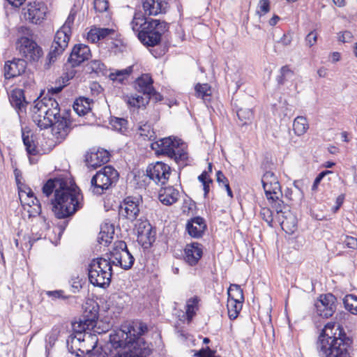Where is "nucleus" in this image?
I'll return each instance as SVG.
<instances>
[{
  "label": "nucleus",
  "mask_w": 357,
  "mask_h": 357,
  "mask_svg": "<svg viewBox=\"0 0 357 357\" xmlns=\"http://www.w3.org/2000/svg\"><path fill=\"white\" fill-rule=\"evenodd\" d=\"M179 191L172 186H169L161 190L159 194L160 201L165 205L170 206L179 199Z\"/></svg>",
  "instance_id": "nucleus-26"
},
{
  "label": "nucleus",
  "mask_w": 357,
  "mask_h": 357,
  "mask_svg": "<svg viewBox=\"0 0 357 357\" xmlns=\"http://www.w3.org/2000/svg\"><path fill=\"white\" fill-rule=\"evenodd\" d=\"M175 144H178V140L169 137L152 142L151 147L157 155H166L170 158L171 155L174 154V147Z\"/></svg>",
  "instance_id": "nucleus-18"
},
{
  "label": "nucleus",
  "mask_w": 357,
  "mask_h": 357,
  "mask_svg": "<svg viewBox=\"0 0 357 357\" xmlns=\"http://www.w3.org/2000/svg\"><path fill=\"white\" fill-rule=\"evenodd\" d=\"M112 265L120 266L124 270H128L132 266L135 258L129 252L126 243L123 241L114 242L112 250L109 252Z\"/></svg>",
  "instance_id": "nucleus-9"
},
{
  "label": "nucleus",
  "mask_w": 357,
  "mask_h": 357,
  "mask_svg": "<svg viewBox=\"0 0 357 357\" xmlns=\"http://www.w3.org/2000/svg\"><path fill=\"white\" fill-rule=\"evenodd\" d=\"M87 66L88 69L91 70V73H95L98 75H106L107 74V68L100 60H92L88 63Z\"/></svg>",
  "instance_id": "nucleus-42"
},
{
  "label": "nucleus",
  "mask_w": 357,
  "mask_h": 357,
  "mask_svg": "<svg viewBox=\"0 0 357 357\" xmlns=\"http://www.w3.org/2000/svg\"><path fill=\"white\" fill-rule=\"evenodd\" d=\"M169 29V24L165 22L151 19L146 27L138 33L139 40L144 45L153 47L159 44L161 36Z\"/></svg>",
  "instance_id": "nucleus-7"
},
{
  "label": "nucleus",
  "mask_w": 357,
  "mask_h": 357,
  "mask_svg": "<svg viewBox=\"0 0 357 357\" xmlns=\"http://www.w3.org/2000/svg\"><path fill=\"white\" fill-rule=\"evenodd\" d=\"M26 61L22 59H14L8 61L4 66V77L9 79L21 75L25 72Z\"/></svg>",
  "instance_id": "nucleus-19"
},
{
  "label": "nucleus",
  "mask_w": 357,
  "mask_h": 357,
  "mask_svg": "<svg viewBox=\"0 0 357 357\" xmlns=\"http://www.w3.org/2000/svg\"><path fill=\"white\" fill-rule=\"evenodd\" d=\"M261 183L269 204L275 203L277 210L280 208V205L283 206V201L280 198L282 193L277 176L273 172L267 171L262 176Z\"/></svg>",
  "instance_id": "nucleus-8"
},
{
  "label": "nucleus",
  "mask_w": 357,
  "mask_h": 357,
  "mask_svg": "<svg viewBox=\"0 0 357 357\" xmlns=\"http://www.w3.org/2000/svg\"><path fill=\"white\" fill-rule=\"evenodd\" d=\"M147 176L158 184L164 185L171 174L170 167L162 162L151 165L146 169Z\"/></svg>",
  "instance_id": "nucleus-14"
},
{
  "label": "nucleus",
  "mask_w": 357,
  "mask_h": 357,
  "mask_svg": "<svg viewBox=\"0 0 357 357\" xmlns=\"http://www.w3.org/2000/svg\"><path fill=\"white\" fill-rule=\"evenodd\" d=\"M153 79L149 74H143L136 79L134 86L137 92L150 95L153 91Z\"/></svg>",
  "instance_id": "nucleus-25"
},
{
  "label": "nucleus",
  "mask_w": 357,
  "mask_h": 357,
  "mask_svg": "<svg viewBox=\"0 0 357 357\" xmlns=\"http://www.w3.org/2000/svg\"><path fill=\"white\" fill-rule=\"evenodd\" d=\"M150 20H151L146 18L142 13L136 12L130 22L131 28L132 31L138 35L139 32L142 31L144 27H146Z\"/></svg>",
  "instance_id": "nucleus-28"
},
{
  "label": "nucleus",
  "mask_w": 357,
  "mask_h": 357,
  "mask_svg": "<svg viewBox=\"0 0 357 357\" xmlns=\"http://www.w3.org/2000/svg\"><path fill=\"white\" fill-rule=\"evenodd\" d=\"M199 357H221L215 354V351L211 350L209 347H206L205 349H202L197 354Z\"/></svg>",
  "instance_id": "nucleus-58"
},
{
  "label": "nucleus",
  "mask_w": 357,
  "mask_h": 357,
  "mask_svg": "<svg viewBox=\"0 0 357 357\" xmlns=\"http://www.w3.org/2000/svg\"><path fill=\"white\" fill-rule=\"evenodd\" d=\"M317 33L315 31H310L305 37L306 45L311 47L317 43Z\"/></svg>",
  "instance_id": "nucleus-55"
},
{
  "label": "nucleus",
  "mask_w": 357,
  "mask_h": 357,
  "mask_svg": "<svg viewBox=\"0 0 357 357\" xmlns=\"http://www.w3.org/2000/svg\"><path fill=\"white\" fill-rule=\"evenodd\" d=\"M342 241L343 243L349 248L356 249L357 248V238L354 237L346 236Z\"/></svg>",
  "instance_id": "nucleus-56"
},
{
  "label": "nucleus",
  "mask_w": 357,
  "mask_h": 357,
  "mask_svg": "<svg viewBox=\"0 0 357 357\" xmlns=\"http://www.w3.org/2000/svg\"><path fill=\"white\" fill-rule=\"evenodd\" d=\"M294 75V72L289 68L288 66H282L280 70V75L277 77V82L279 85H283L286 81L291 78Z\"/></svg>",
  "instance_id": "nucleus-44"
},
{
  "label": "nucleus",
  "mask_w": 357,
  "mask_h": 357,
  "mask_svg": "<svg viewBox=\"0 0 357 357\" xmlns=\"http://www.w3.org/2000/svg\"><path fill=\"white\" fill-rule=\"evenodd\" d=\"M42 190L47 197L54 192L52 211L58 219L72 216L82 208L83 196L79 188L71 181L58 178L49 179Z\"/></svg>",
  "instance_id": "nucleus-1"
},
{
  "label": "nucleus",
  "mask_w": 357,
  "mask_h": 357,
  "mask_svg": "<svg viewBox=\"0 0 357 357\" xmlns=\"http://www.w3.org/2000/svg\"><path fill=\"white\" fill-rule=\"evenodd\" d=\"M109 160V153L105 150L91 152L86 155L85 162L89 167L93 169L107 163Z\"/></svg>",
  "instance_id": "nucleus-24"
},
{
  "label": "nucleus",
  "mask_w": 357,
  "mask_h": 357,
  "mask_svg": "<svg viewBox=\"0 0 357 357\" xmlns=\"http://www.w3.org/2000/svg\"><path fill=\"white\" fill-rule=\"evenodd\" d=\"M63 291L62 290H56V291H48L46 294L49 297H52L54 299L61 298L66 299L68 297L63 295Z\"/></svg>",
  "instance_id": "nucleus-60"
},
{
  "label": "nucleus",
  "mask_w": 357,
  "mask_h": 357,
  "mask_svg": "<svg viewBox=\"0 0 357 357\" xmlns=\"http://www.w3.org/2000/svg\"><path fill=\"white\" fill-rule=\"evenodd\" d=\"M228 300L243 302L244 296L243 289L240 285L231 284L227 291Z\"/></svg>",
  "instance_id": "nucleus-39"
},
{
  "label": "nucleus",
  "mask_w": 357,
  "mask_h": 357,
  "mask_svg": "<svg viewBox=\"0 0 357 357\" xmlns=\"http://www.w3.org/2000/svg\"><path fill=\"white\" fill-rule=\"evenodd\" d=\"M98 305H96V307H93L92 310H91L89 311V314H86L85 315V317H86V319L84 320L85 322L86 321H90L91 324H92L93 322H95L96 320L98 319Z\"/></svg>",
  "instance_id": "nucleus-54"
},
{
  "label": "nucleus",
  "mask_w": 357,
  "mask_h": 357,
  "mask_svg": "<svg viewBox=\"0 0 357 357\" xmlns=\"http://www.w3.org/2000/svg\"><path fill=\"white\" fill-rule=\"evenodd\" d=\"M185 251V260L190 266L196 265L203 254V246L197 242L187 244Z\"/></svg>",
  "instance_id": "nucleus-21"
},
{
  "label": "nucleus",
  "mask_w": 357,
  "mask_h": 357,
  "mask_svg": "<svg viewBox=\"0 0 357 357\" xmlns=\"http://www.w3.org/2000/svg\"><path fill=\"white\" fill-rule=\"evenodd\" d=\"M336 298L332 294H322L315 303V308L319 316L324 318L331 317L336 309Z\"/></svg>",
  "instance_id": "nucleus-15"
},
{
  "label": "nucleus",
  "mask_w": 357,
  "mask_h": 357,
  "mask_svg": "<svg viewBox=\"0 0 357 357\" xmlns=\"http://www.w3.org/2000/svg\"><path fill=\"white\" fill-rule=\"evenodd\" d=\"M75 20V14L70 13L66 19L64 24L61 27L59 31H63L68 35L71 36V26L73 24Z\"/></svg>",
  "instance_id": "nucleus-51"
},
{
  "label": "nucleus",
  "mask_w": 357,
  "mask_h": 357,
  "mask_svg": "<svg viewBox=\"0 0 357 357\" xmlns=\"http://www.w3.org/2000/svg\"><path fill=\"white\" fill-rule=\"evenodd\" d=\"M195 90L196 96L203 99L210 96L211 93V86L208 84H197Z\"/></svg>",
  "instance_id": "nucleus-46"
},
{
  "label": "nucleus",
  "mask_w": 357,
  "mask_h": 357,
  "mask_svg": "<svg viewBox=\"0 0 357 357\" xmlns=\"http://www.w3.org/2000/svg\"><path fill=\"white\" fill-rule=\"evenodd\" d=\"M22 141L25 146L26 151L29 155H36L39 153L37 146L33 139V136H29V133L22 132Z\"/></svg>",
  "instance_id": "nucleus-37"
},
{
  "label": "nucleus",
  "mask_w": 357,
  "mask_h": 357,
  "mask_svg": "<svg viewBox=\"0 0 357 357\" xmlns=\"http://www.w3.org/2000/svg\"><path fill=\"white\" fill-rule=\"evenodd\" d=\"M47 8L42 1L29 3L23 8L24 18L33 24H40L46 17Z\"/></svg>",
  "instance_id": "nucleus-11"
},
{
  "label": "nucleus",
  "mask_w": 357,
  "mask_h": 357,
  "mask_svg": "<svg viewBox=\"0 0 357 357\" xmlns=\"http://www.w3.org/2000/svg\"><path fill=\"white\" fill-rule=\"evenodd\" d=\"M132 70L133 66H132L123 70H116L114 72H112L109 74V77L113 82L123 84L132 73Z\"/></svg>",
  "instance_id": "nucleus-34"
},
{
  "label": "nucleus",
  "mask_w": 357,
  "mask_h": 357,
  "mask_svg": "<svg viewBox=\"0 0 357 357\" xmlns=\"http://www.w3.org/2000/svg\"><path fill=\"white\" fill-rule=\"evenodd\" d=\"M242 303L243 302L240 301L232 300L227 301V307L228 310V316L230 319L234 320L238 317L241 310L242 309Z\"/></svg>",
  "instance_id": "nucleus-40"
},
{
  "label": "nucleus",
  "mask_w": 357,
  "mask_h": 357,
  "mask_svg": "<svg viewBox=\"0 0 357 357\" xmlns=\"http://www.w3.org/2000/svg\"><path fill=\"white\" fill-rule=\"evenodd\" d=\"M259 214H260V217L266 222H267L268 226H270V227L273 226V225H272L273 221V212L269 208H267V207L261 208Z\"/></svg>",
  "instance_id": "nucleus-50"
},
{
  "label": "nucleus",
  "mask_w": 357,
  "mask_h": 357,
  "mask_svg": "<svg viewBox=\"0 0 357 357\" xmlns=\"http://www.w3.org/2000/svg\"><path fill=\"white\" fill-rule=\"evenodd\" d=\"M91 56V50L89 47L83 44H77L74 46L68 57V61L75 67L79 66L84 61H86Z\"/></svg>",
  "instance_id": "nucleus-17"
},
{
  "label": "nucleus",
  "mask_w": 357,
  "mask_h": 357,
  "mask_svg": "<svg viewBox=\"0 0 357 357\" xmlns=\"http://www.w3.org/2000/svg\"><path fill=\"white\" fill-rule=\"evenodd\" d=\"M82 287V280H79V278L72 279L71 287L74 293L79 291Z\"/></svg>",
  "instance_id": "nucleus-63"
},
{
  "label": "nucleus",
  "mask_w": 357,
  "mask_h": 357,
  "mask_svg": "<svg viewBox=\"0 0 357 357\" xmlns=\"http://www.w3.org/2000/svg\"><path fill=\"white\" fill-rule=\"evenodd\" d=\"M143 227L137 229V241L144 249L149 248L155 240V231L148 222H142Z\"/></svg>",
  "instance_id": "nucleus-16"
},
{
  "label": "nucleus",
  "mask_w": 357,
  "mask_h": 357,
  "mask_svg": "<svg viewBox=\"0 0 357 357\" xmlns=\"http://www.w3.org/2000/svg\"><path fill=\"white\" fill-rule=\"evenodd\" d=\"M87 39L93 43H97L100 40L99 34L96 28L91 29L88 33Z\"/></svg>",
  "instance_id": "nucleus-61"
},
{
  "label": "nucleus",
  "mask_w": 357,
  "mask_h": 357,
  "mask_svg": "<svg viewBox=\"0 0 357 357\" xmlns=\"http://www.w3.org/2000/svg\"><path fill=\"white\" fill-rule=\"evenodd\" d=\"M329 172H328V171H326V172H322L318 174V176L315 178V179L314 181V183L312 187V190H315L317 188V186L320 183L321 181L326 176V174Z\"/></svg>",
  "instance_id": "nucleus-64"
},
{
  "label": "nucleus",
  "mask_w": 357,
  "mask_h": 357,
  "mask_svg": "<svg viewBox=\"0 0 357 357\" xmlns=\"http://www.w3.org/2000/svg\"><path fill=\"white\" fill-rule=\"evenodd\" d=\"M352 37V33L350 31H345L339 35L338 40L342 43H349L351 41Z\"/></svg>",
  "instance_id": "nucleus-62"
},
{
  "label": "nucleus",
  "mask_w": 357,
  "mask_h": 357,
  "mask_svg": "<svg viewBox=\"0 0 357 357\" xmlns=\"http://www.w3.org/2000/svg\"><path fill=\"white\" fill-rule=\"evenodd\" d=\"M138 132L140 136L143 137L144 139L150 141L155 140L156 136L153 128L148 122L141 121L138 128Z\"/></svg>",
  "instance_id": "nucleus-35"
},
{
  "label": "nucleus",
  "mask_w": 357,
  "mask_h": 357,
  "mask_svg": "<svg viewBox=\"0 0 357 357\" xmlns=\"http://www.w3.org/2000/svg\"><path fill=\"white\" fill-rule=\"evenodd\" d=\"M270 1L268 0H260L258 3L257 14L259 16L264 15L270 11Z\"/></svg>",
  "instance_id": "nucleus-52"
},
{
  "label": "nucleus",
  "mask_w": 357,
  "mask_h": 357,
  "mask_svg": "<svg viewBox=\"0 0 357 357\" xmlns=\"http://www.w3.org/2000/svg\"><path fill=\"white\" fill-rule=\"evenodd\" d=\"M140 212V199L135 197L125 198L119 207V215L132 222L137 220Z\"/></svg>",
  "instance_id": "nucleus-13"
},
{
  "label": "nucleus",
  "mask_w": 357,
  "mask_h": 357,
  "mask_svg": "<svg viewBox=\"0 0 357 357\" xmlns=\"http://www.w3.org/2000/svg\"><path fill=\"white\" fill-rule=\"evenodd\" d=\"M35 108L40 109L52 120V135L56 143L63 142L71 130V121L68 114H61L59 105L55 99L44 98L35 101Z\"/></svg>",
  "instance_id": "nucleus-3"
},
{
  "label": "nucleus",
  "mask_w": 357,
  "mask_h": 357,
  "mask_svg": "<svg viewBox=\"0 0 357 357\" xmlns=\"http://www.w3.org/2000/svg\"><path fill=\"white\" fill-rule=\"evenodd\" d=\"M343 303L346 310L351 314H357V296L348 294L343 298Z\"/></svg>",
  "instance_id": "nucleus-43"
},
{
  "label": "nucleus",
  "mask_w": 357,
  "mask_h": 357,
  "mask_svg": "<svg viewBox=\"0 0 357 357\" xmlns=\"http://www.w3.org/2000/svg\"><path fill=\"white\" fill-rule=\"evenodd\" d=\"M10 102L11 105L17 111H22L27 102L25 100L24 93L22 90H15L12 92L10 96Z\"/></svg>",
  "instance_id": "nucleus-30"
},
{
  "label": "nucleus",
  "mask_w": 357,
  "mask_h": 357,
  "mask_svg": "<svg viewBox=\"0 0 357 357\" xmlns=\"http://www.w3.org/2000/svg\"><path fill=\"white\" fill-rule=\"evenodd\" d=\"M119 178V172L112 166H105L91 178L90 190L95 195H102L116 185Z\"/></svg>",
  "instance_id": "nucleus-5"
},
{
  "label": "nucleus",
  "mask_w": 357,
  "mask_h": 357,
  "mask_svg": "<svg viewBox=\"0 0 357 357\" xmlns=\"http://www.w3.org/2000/svg\"><path fill=\"white\" fill-rule=\"evenodd\" d=\"M199 301V298L197 296H194L188 300L186 303V315L188 321H190L195 315L196 310H198Z\"/></svg>",
  "instance_id": "nucleus-41"
},
{
  "label": "nucleus",
  "mask_w": 357,
  "mask_h": 357,
  "mask_svg": "<svg viewBox=\"0 0 357 357\" xmlns=\"http://www.w3.org/2000/svg\"><path fill=\"white\" fill-rule=\"evenodd\" d=\"M277 213V219L280 222L282 229L287 233L291 234L296 229L297 221L296 217L291 213L289 206L283 202L280 208H276L275 203L271 204Z\"/></svg>",
  "instance_id": "nucleus-12"
},
{
  "label": "nucleus",
  "mask_w": 357,
  "mask_h": 357,
  "mask_svg": "<svg viewBox=\"0 0 357 357\" xmlns=\"http://www.w3.org/2000/svg\"><path fill=\"white\" fill-rule=\"evenodd\" d=\"M70 339L72 345L70 346L69 342H68V347L72 353H74V351H71V349H73V345L77 347V344H78L79 346L82 342L91 343L92 345L95 341H98V337L96 335H92L91 333L88 332H84V333L79 332L74 337H71Z\"/></svg>",
  "instance_id": "nucleus-27"
},
{
  "label": "nucleus",
  "mask_w": 357,
  "mask_h": 357,
  "mask_svg": "<svg viewBox=\"0 0 357 357\" xmlns=\"http://www.w3.org/2000/svg\"><path fill=\"white\" fill-rule=\"evenodd\" d=\"M89 282L96 287L107 288L109 286L112 275L111 258L93 259L88 267Z\"/></svg>",
  "instance_id": "nucleus-4"
},
{
  "label": "nucleus",
  "mask_w": 357,
  "mask_h": 357,
  "mask_svg": "<svg viewBox=\"0 0 357 357\" xmlns=\"http://www.w3.org/2000/svg\"><path fill=\"white\" fill-rule=\"evenodd\" d=\"M309 128L307 119L304 116H297L293 124V130L298 136L303 135Z\"/></svg>",
  "instance_id": "nucleus-36"
},
{
  "label": "nucleus",
  "mask_w": 357,
  "mask_h": 357,
  "mask_svg": "<svg viewBox=\"0 0 357 357\" xmlns=\"http://www.w3.org/2000/svg\"><path fill=\"white\" fill-rule=\"evenodd\" d=\"M237 116L243 124H246L248 121L253 118V112L250 109L241 108L237 111Z\"/></svg>",
  "instance_id": "nucleus-48"
},
{
  "label": "nucleus",
  "mask_w": 357,
  "mask_h": 357,
  "mask_svg": "<svg viewBox=\"0 0 357 357\" xmlns=\"http://www.w3.org/2000/svg\"><path fill=\"white\" fill-rule=\"evenodd\" d=\"M33 121L42 130L47 129L52 126V120L49 119L45 114H41L40 109L35 108V105L32 109Z\"/></svg>",
  "instance_id": "nucleus-29"
},
{
  "label": "nucleus",
  "mask_w": 357,
  "mask_h": 357,
  "mask_svg": "<svg viewBox=\"0 0 357 357\" xmlns=\"http://www.w3.org/2000/svg\"><path fill=\"white\" fill-rule=\"evenodd\" d=\"M70 35H68L63 31L58 30L55 34L54 40L50 47V50L47 56L48 62L45 63V68H48L52 62H54L56 58L63 54L68 47Z\"/></svg>",
  "instance_id": "nucleus-10"
},
{
  "label": "nucleus",
  "mask_w": 357,
  "mask_h": 357,
  "mask_svg": "<svg viewBox=\"0 0 357 357\" xmlns=\"http://www.w3.org/2000/svg\"><path fill=\"white\" fill-rule=\"evenodd\" d=\"M353 340L344 328L335 323H328L321 330L316 349L320 357H351Z\"/></svg>",
  "instance_id": "nucleus-2"
},
{
  "label": "nucleus",
  "mask_w": 357,
  "mask_h": 357,
  "mask_svg": "<svg viewBox=\"0 0 357 357\" xmlns=\"http://www.w3.org/2000/svg\"><path fill=\"white\" fill-rule=\"evenodd\" d=\"M178 140V144H175L174 147V155H171L170 158L174 159L176 163L185 162L188 159V153L186 151V146L184 143Z\"/></svg>",
  "instance_id": "nucleus-32"
},
{
  "label": "nucleus",
  "mask_w": 357,
  "mask_h": 357,
  "mask_svg": "<svg viewBox=\"0 0 357 357\" xmlns=\"http://www.w3.org/2000/svg\"><path fill=\"white\" fill-rule=\"evenodd\" d=\"M216 180L220 186H226L229 184L227 178L224 175L221 171H218L216 173Z\"/></svg>",
  "instance_id": "nucleus-59"
},
{
  "label": "nucleus",
  "mask_w": 357,
  "mask_h": 357,
  "mask_svg": "<svg viewBox=\"0 0 357 357\" xmlns=\"http://www.w3.org/2000/svg\"><path fill=\"white\" fill-rule=\"evenodd\" d=\"M128 121L123 118H114L110 121L111 126L114 130L119 132H124L126 130Z\"/></svg>",
  "instance_id": "nucleus-49"
},
{
  "label": "nucleus",
  "mask_w": 357,
  "mask_h": 357,
  "mask_svg": "<svg viewBox=\"0 0 357 357\" xmlns=\"http://www.w3.org/2000/svg\"><path fill=\"white\" fill-rule=\"evenodd\" d=\"M99 34L100 39L103 40L107 38L109 36L114 34V30L109 28H96Z\"/></svg>",
  "instance_id": "nucleus-57"
},
{
  "label": "nucleus",
  "mask_w": 357,
  "mask_h": 357,
  "mask_svg": "<svg viewBox=\"0 0 357 357\" xmlns=\"http://www.w3.org/2000/svg\"><path fill=\"white\" fill-rule=\"evenodd\" d=\"M94 8L99 13L105 12L108 8V2L107 0H94Z\"/></svg>",
  "instance_id": "nucleus-53"
},
{
  "label": "nucleus",
  "mask_w": 357,
  "mask_h": 357,
  "mask_svg": "<svg viewBox=\"0 0 357 357\" xmlns=\"http://www.w3.org/2000/svg\"><path fill=\"white\" fill-rule=\"evenodd\" d=\"M97 342L98 341H95V342H93L92 344V345L91 344V343H83L79 346V347L77 348V350L81 352L82 354H89L90 355V357H92L93 355H96L98 356L100 352H98V351H96L95 349L96 347V344H97Z\"/></svg>",
  "instance_id": "nucleus-45"
},
{
  "label": "nucleus",
  "mask_w": 357,
  "mask_h": 357,
  "mask_svg": "<svg viewBox=\"0 0 357 357\" xmlns=\"http://www.w3.org/2000/svg\"><path fill=\"white\" fill-rule=\"evenodd\" d=\"M144 15H157L165 12L167 2L164 0H142Z\"/></svg>",
  "instance_id": "nucleus-22"
},
{
  "label": "nucleus",
  "mask_w": 357,
  "mask_h": 357,
  "mask_svg": "<svg viewBox=\"0 0 357 357\" xmlns=\"http://www.w3.org/2000/svg\"><path fill=\"white\" fill-rule=\"evenodd\" d=\"M149 102V96L142 93V95L135 94L128 96L127 103L132 107L142 108Z\"/></svg>",
  "instance_id": "nucleus-33"
},
{
  "label": "nucleus",
  "mask_w": 357,
  "mask_h": 357,
  "mask_svg": "<svg viewBox=\"0 0 357 357\" xmlns=\"http://www.w3.org/2000/svg\"><path fill=\"white\" fill-rule=\"evenodd\" d=\"M20 202H24V199H31L32 205L29 207H24V210L27 211L29 217H36L41 214V205L36 197L34 196L33 192L29 190L28 192L21 191L19 192Z\"/></svg>",
  "instance_id": "nucleus-23"
},
{
  "label": "nucleus",
  "mask_w": 357,
  "mask_h": 357,
  "mask_svg": "<svg viewBox=\"0 0 357 357\" xmlns=\"http://www.w3.org/2000/svg\"><path fill=\"white\" fill-rule=\"evenodd\" d=\"M188 234L192 238H199L202 237L206 225L203 218L197 216L191 218L187 222L185 226Z\"/></svg>",
  "instance_id": "nucleus-20"
},
{
  "label": "nucleus",
  "mask_w": 357,
  "mask_h": 357,
  "mask_svg": "<svg viewBox=\"0 0 357 357\" xmlns=\"http://www.w3.org/2000/svg\"><path fill=\"white\" fill-rule=\"evenodd\" d=\"M59 331L56 329H53L45 337V351L49 354L50 349L53 347L56 341L58 339Z\"/></svg>",
  "instance_id": "nucleus-47"
},
{
  "label": "nucleus",
  "mask_w": 357,
  "mask_h": 357,
  "mask_svg": "<svg viewBox=\"0 0 357 357\" xmlns=\"http://www.w3.org/2000/svg\"><path fill=\"white\" fill-rule=\"evenodd\" d=\"M73 109L79 116H84L90 110V103L87 98L77 99L73 104Z\"/></svg>",
  "instance_id": "nucleus-38"
},
{
  "label": "nucleus",
  "mask_w": 357,
  "mask_h": 357,
  "mask_svg": "<svg viewBox=\"0 0 357 357\" xmlns=\"http://www.w3.org/2000/svg\"><path fill=\"white\" fill-rule=\"evenodd\" d=\"M294 189L287 188L284 190V197L294 204H300L304 197L303 192L298 185V182L294 183Z\"/></svg>",
  "instance_id": "nucleus-31"
},
{
  "label": "nucleus",
  "mask_w": 357,
  "mask_h": 357,
  "mask_svg": "<svg viewBox=\"0 0 357 357\" xmlns=\"http://www.w3.org/2000/svg\"><path fill=\"white\" fill-rule=\"evenodd\" d=\"M20 32L27 35V36H22L17 40L21 55L26 62L37 63L43 54L42 48L35 41L29 38V36H32V31L30 29L22 26Z\"/></svg>",
  "instance_id": "nucleus-6"
}]
</instances>
